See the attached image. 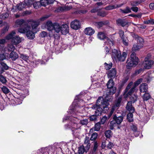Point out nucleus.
Instances as JSON below:
<instances>
[{
    "instance_id": "1",
    "label": "nucleus",
    "mask_w": 154,
    "mask_h": 154,
    "mask_svg": "<svg viewBox=\"0 0 154 154\" xmlns=\"http://www.w3.org/2000/svg\"><path fill=\"white\" fill-rule=\"evenodd\" d=\"M80 95L76 96L72 104L69 107V112L72 116L69 118L68 116H65L63 118V122L67 120H69L70 121L68 124L65 125L64 127L66 129H70L73 131L72 130L73 129H76L79 127L77 124L78 119L77 116H80L79 114L82 112L80 110V109L81 108L80 106V105L79 104L80 103L79 102L83 101L82 100L80 99Z\"/></svg>"
},
{
    "instance_id": "2",
    "label": "nucleus",
    "mask_w": 154,
    "mask_h": 154,
    "mask_svg": "<svg viewBox=\"0 0 154 154\" xmlns=\"http://www.w3.org/2000/svg\"><path fill=\"white\" fill-rule=\"evenodd\" d=\"M143 47L137 44L134 45L132 48V50L134 51L131 55L130 58H128L127 61V67L128 69H130L131 67L137 65L139 62L140 60L138 57L136 56L135 51H138Z\"/></svg>"
},
{
    "instance_id": "3",
    "label": "nucleus",
    "mask_w": 154,
    "mask_h": 154,
    "mask_svg": "<svg viewBox=\"0 0 154 154\" xmlns=\"http://www.w3.org/2000/svg\"><path fill=\"white\" fill-rule=\"evenodd\" d=\"M97 37L100 40H104L105 50L106 53L107 54H109V48L112 46L114 45V42L112 40H111L108 37H106L104 33L102 32L98 33Z\"/></svg>"
},
{
    "instance_id": "4",
    "label": "nucleus",
    "mask_w": 154,
    "mask_h": 154,
    "mask_svg": "<svg viewBox=\"0 0 154 154\" xmlns=\"http://www.w3.org/2000/svg\"><path fill=\"white\" fill-rule=\"evenodd\" d=\"M31 27L28 25H25L23 27L19 28L18 29V32L21 33H26V35L28 39H32L35 37L34 31H31Z\"/></svg>"
},
{
    "instance_id": "5",
    "label": "nucleus",
    "mask_w": 154,
    "mask_h": 154,
    "mask_svg": "<svg viewBox=\"0 0 154 154\" xmlns=\"http://www.w3.org/2000/svg\"><path fill=\"white\" fill-rule=\"evenodd\" d=\"M112 57L116 61L123 62L126 57L127 54L125 52H123L121 55L120 51L114 49L112 50Z\"/></svg>"
},
{
    "instance_id": "6",
    "label": "nucleus",
    "mask_w": 154,
    "mask_h": 154,
    "mask_svg": "<svg viewBox=\"0 0 154 154\" xmlns=\"http://www.w3.org/2000/svg\"><path fill=\"white\" fill-rule=\"evenodd\" d=\"M113 121H112L110 124V128L112 130L113 129V127L116 125V124H120L123 121V117L122 114L119 116L117 114H115L113 116Z\"/></svg>"
},
{
    "instance_id": "7",
    "label": "nucleus",
    "mask_w": 154,
    "mask_h": 154,
    "mask_svg": "<svg viewBox=\"0 0 154 154\" xmlns=\"http://www.w3.org/2000/svg\"><path fill=\"white\" fill-rule=\"evenodd\" d=\"M126 109L130 112L127 115V119L128 121L131 122L133 120V113L134 112L135 109L131 105V102H128L126 105Z\"/></svg>"
},
{
    "instance_id": "8",
    "label": "nucleus",
    "mask_w": 154,
    "mask_h": 154,
    "mask_svg": "<svg viewBox=\"0 0 154 154\" xmlns=\"http://www.w3.org/2000/svg\"><path fill=\"white\" fill-rule=\"evenodd\" d=\"M100 102H101V104L100 105V107H103V109L105 110H108L109 109V108L108 107L109 105L108 100L104 99L101 97H99L96 103L98 104Z\"/></svg>"
},
{
    "instance_id": "9",
    "label": "nucleus",
    "mask_w": 154,
    "mask_h": 154,
    "mask_svg": "<svg viewBox=\"0 0 154 154\" xmlns=\"http://www.w3.org/2000/svg\"><path fill=\"white\" fill-rule=\"evenodd\" d=\"M32 4V0H25L24 2L17 4L19 11H21L23 8L30 7Z\"/></svg>"
},
{
    "instance_id": "10",
    "label": "nucleus",
    "mask_w": 154,
    "mask_h": 154,
    "mask_svg": "<svg viewBox=\"0 0 154 154\" xmlns=\"http://www.w3.org/2000/svg\"><path fill=\"white\" fill-rule=\"evenodd\" d=\"M71 3L63 6H60L57 7L55 10V12H61L66 11L71 9L72 8V6L70 5Z\"/></svg>"
},
{
    "instance_id": "11",
    "label": "nucleus",
    "mask_w": 154,
    "mask_h": 154,
    "mask_svg": "<svg viewBox=\"0 0 154 154\" xmlns=\"http://www.w3.org/2000/svg\"><path fill=\"white\" fill-rule=\"evenodd\" d=\"M92 109L96 110L95 112V114L97 116H100L102 114L103 110L102 108L100 107V104H93L91 107Z\"/></svg>"
},
{
    "instance_id": "12",
    "label": "nucleus",
    "mask_w": 154,
    "mask_h": 154,
    "mask_svg": "<svg viewBox=\"0 0 154 154\" xmlns=\"http://www.w3.org/2000/svg\"><path fill=\"white\" fill-rule=\"evenodd\" d=\"M70 26L72 28L74 29L77 30L80 28L81 24L79 21L75 20L71 23Z\"/></svg>"
},
{
    "instance_id": "13",
    "label": "nucleus",
    "mask_w": 154,
    "mask_h": 154,
    "mask_svg": "<svg viewBox=\"0 0 154 154\" xmlns=\"http://www.w3.org/2000/svg\"><path fill=\"white\" fill-rule=\"evenodd\" d=\"M116 23L118 26H121L122 27L126 26L128 27L130 23L124 19H119L116 20Z\"/></svg>"
},
{
    "instance_id": "14",
    "label": "nucleus",
    "mask_w": 154,
    "mask_h": 154,
    "mask_svg": "<svg viewBox=\"0 0 154 154\" xmlns=\"http://www.w3.org/2000/svg\"><path fill=\"white\" fill-rule=\"evenodd\" d=\"M143 65L144 69H149L154 64V61L152 60H144Z\"/></svg>"
},
{
    "instance_id": "15",
    "label": "nucleus",
    "mask_w": 154,
    "mask_h": 154,
    "mask_svg": "<svg viewBox=\"0 0 154 154\" xmlns=\"http://www.w3.org/2000/svg\"><path fill=\"white\" fill-rule=\"evenodd\" d=\"M69 27L67 24L63 25L61 26L60 31L62 34L66 35L69 32Z\"/></svg>"
},
{
    "instance_id": "16",
    "label": "nucleus",
    "mask_w": 154,
    "mask_h": 154,
    "mask_svg": "<svg viewBox=\"0 0 154 154\" xmlns=\"http://www.w3.org/2000/svg\"><path fill=\"white\" fill-rule=\"evenodd\" d=\"M136 86L134 85L132 87L131 89L127 92L125 94L124 93V98H127L128 96L132 95L133 93L135 91H136ZM137 91V90H136Z\"/></svg>"
},
{
    "instance_id": "17",
    "label": "nucleus",
    "mask_w": 154,
    "mask_h": 154,
    "mask_svg": "<svg viewBox=\"0 0 154 154\" xmlns=\"http://www.w3.org/2000/svg\"><path fill=\"white\" fill-rule=\"evenodd\" d=\"M116 70L115 68H112L108 72L107 75L109 78L113 79L115 77L116 73Z\"/></svg>"
},
{
    "instance_id": "18",
    "label": "nucleus",
    "mask_w": 154,
    "mask_h": 154,
    "mask_svg": "<svg viewBox=\"0 0 154 154\" xmlns=\"http://www.w3.org/2000/svg\"><path fill=\"white\" fill-rule=\"evenodd\" d=\"M15 24L14 26L15 27H18L20 26V28L23 27L25 25H28L27 24L24 23V21L23 20H17L15 22Z\"/></svg>"
},
{
    "instance_id": "19",
    "label": "nucleus",
    "mask_w": 154,
    "mask_h": 154,
    "mask_svg": "<svg viewBox=\"0 0 154 154\" xmlns=\"http://www.w3.org/2000/svg\"><path fill=\"white\" fill-rule=\"evenodd\" d=\"M94 30L92 28L89 27L86 28L84 30L85 33L88 35H91L94 33Z\"/></svg>"
},
{
    "instance_id": "20",
    "label": "nucleus",
    "mask_w": 154,
    "mask_h": 154,
    "mask_svg": "<svg viewBox=\"0 0 154 154\" xmlns=\"http://www.w3.org/2000/svg\"><path fill=\"white\" fill-rule=\"evenodd\" d=\"M134 38L137 41V44L143 47L144 43L143 39L137 35H135Z\"/></svg>"
},
{
    "instance_id": "21",
    "label": "nucleus",
    "mask_w": 154,
    "mask_h": 154,
    "mask_svg": "<svg viewBox=\"0 0 154 154\" xmlns=\"http://www.w3.org/2000/svg\"><path fill=\"white\" fill-rule=\"evenodd\" d=\"M108 23L107 21H102L94 22V24L97 28H100L103 25L107 24Z\"/></svg>"
},
{
    "instance_id": "22",
    "label": "nucleus",
    "mask_w": 154,
    "mask_h": 154,
    "mask_svg": "<svg viewBox=\"0 0 154 154\" xmlns=\"http://www.w3.org/2000/svg\"><path fill=\"white\" fill-rule=\"evenodd\" d=\"M18 57L19 56L18 54L14 51H12L9 54V58L13 61L15 60L18 58Z\"/></svg>"
},
{
    "instance_id": "23",
    "label": "nucleus",
    "mask_w": 154,
    "mask_h": 154,
    "mask_svg": "<svg viewBox=\"0 0 154 154\" xmlns=\"http://www.w3.org/2000/svg\"><path fill=\"white\" fill-rule=\"evenodd\" d=\"M148 86L146 83H143L140 87V91L141 93L145 92L147 91Z\"/></svg>"
},
{
    "instance_id": "24",
    "label": "nucleus",
    "mask_w": 154,
    "mask_h": 154,
    "mask_svg": "<svg viewBox=\"0 0 154 154\" xmlns=\"http://www.w3.org/2000/svg\"><path fill=\"white\" fill-rule=\"evenodd\" d=\"M46 27L49 31H52L53 30L54 23L50 21H48L46 22Z\"/></svg>"
},
{
    "instance_id": "25",
    "label": "nucleus",
    "mask_w": 154,
    "mask_h": 154,
    "mask_svg": "<svg viewBox=\"0 0 154 154\" xmlns=\"http://www.w3.org/2000/svg\"><path fill=\"white\" fill-rule=\"evenodd\" d=\"M21 41V38L18 36H14L11 40L12 42L14 45L17 44Z\"/></svg>"
},
{
    "instance_id": "26",
    "label": "nucleus",
    "mask_w": 154,
    "mask_h": 154,
    "mask_svg": "<svg viewBox=\"0 0 154 154\" xmlns=\"http://www.w3.org/2000/svg\"><path fill=\"white\" fill-rule=\"evenodd\" d=\"M130 96V99L131 101L129 102H131V104L132 105V103H134L137 101L138 98V96L136 94H134Z\"/></svg>"
},
{
    "instance_id": "27",
    "label": "nucleus",
    "mask_w": 154,
    "mask_h": 154,
    "mask_svg": "<svg viewBox=\"0 0 154 154\" xmlns=\"http://www.w3.org/2000/svg\"><path fill=\"white\" fill-rule=\"evenodd\" d=\"M90 139L89 137H86L85 138V140L84 144L86 145V149L88 150L90 147V144L89 143Z\"/></svg>"
},
{
    "instance_id": "28",
    "label": "nucleus",
    "mask_w": 154,
    "mask_h": 154,
    "mask_svg": "<svg viewBox=\"0 0 154 154\" xmlns=\"http://www.w3.org/2000/svg\"><path fill=\"white\" fill-rule=\"evenodd\" d=\"M61 26L57 23H54V28L53 30L59 33L60 31Z\"/></svg>"
},
{
    "instance_id": "29",
    "label": "nucleus",
    "mask_w": 154,
    "mask_h": 154,
    "mask_svg": "<svg viewBox=\"0 0 154 154\" xmlns=\"http://www.w3.org/2000/svg\"><path fill=\"white\" fill-rule=\"evenodd\" d=\"M88 150L86 149V146L85 148L84 146H81L79 148L78 152L79 154H83L85 152H86Z\"/></svg>"
},
{
    "instance_id": "30",
    "label": "nucleus",
    "mask_w": 154,
    "mask_h": 154,
    "mask_svg": "<svg viewBox=\"0 0 154 154\" xmlns=\"http://www.w3.org/2000/svg\"><path fill=\"white\" fill-rule=\"evenodd\" d=\"M16 32L14 31H12L10 33L6 36L5 38L7 40L10 39H12V40L13 38H14V36Z\"/></svg>"
},
{
    "instance_id": "31",
    "label": "nucleus",
    "mask_w": 154,
    "mask_h": 154,
    "mask_svg": "<svg viewBox=\"0 0 154 154\" xmlns=\"http://www.w3.org/2000/svg\"><path fill=\"white\" fill-rule=\"evenodd\" d=\"M120 10L121 12L123 14H126L131 12V9L128 7H126L125 9H120Z\"/></svg>"
},
{
    "instance_id": "32",
    "label": "nucleus",
    "mask_w": 154,
    "mask_h": 154,
    "mask_svg": "<svg viewBox=\"0 0 154 154\" xmlns=\"http://www.w3.org/2000/svg\"><path fill=\"white\" fill-rule=\"evenodd\" d=\"M31 25L32 26V30L34 31V29L38 26L39 23L38 22L36 21H32L30 22Z\"/></svg>"
},
{
    "instance_id": "33",
    "label": "nucleus",
    "mask_w": 154,
    "mask_h": 154,
    "mask_svg": "<svg viewBox=\"0 0 154 154\" xmlns=\"http://www.w3.org/2000/svg\"><path fill=\"white\" fill-rule=\"evenodd\" d=\"M116 108V106H112L111 109H110V111L108 113V118H110V117L112 116L114 111L115 110Z\"/></svg>"
},
{
    "instance_id": "34",
    "label": "nucleus",
    "mask_w": 154,
    "mask_h": 154,
    "mask_svg": "<svg viewBox=\"0 0 154 154\" xmlns=\"http://www.w3.org/2000/svg\"><path fill=\"white\" fill-rule=\"evenodd\" d=\"M113 80L112 79H110L106 85L108 88H110L113 86Z\"/></svg>"
},
{
    "instance_id": "35",
    "label": "nucleus",
    "mask_w": 154,
    "mask_h": 154,
    "mask_svg": "<svg viewBox=\"0 0 154 154\" xmlns=\"http://www.w3.org/2000/svg\"><path fill=\"white\" fill-rule=\"evenodd\" d=\"M0 82L4 84H6L7 81L6 77L2 75H0Z\"/></svg>"
},
{
    "instance_id": "36",
    "label": "nucleus",
    "mask_w": 154,
    "mask_h": 154,
    "mask_svg": "<svg viewBox=\"0 0 154 154\" xmlns=\"http://www.w3.org/2000/svg\"><path fill=\"white\" fill-rule=\"evenodd\" d=\"M89 122L88 119H85L81 120L79 123L82 125H86Z\"/></svg>"
},
{
    "instance_id": "37",
    "label": "nucleus",
    "mask_w": 154,
    "mask_h": 154,
    "mask_svg": "<svg viewBox=\"0 0 154 154\" xmlns=\"http://www.w3.org/2000/svg\"><path fill=\"white\" fill-rule=\"evenodd\" d=\"M112 132L110 130H108L105 132V135L106 137L109 138L112 136Z\"/></svg>"
},
{
    "instance_id": "38",
    "label": "nucleus",
    "mask_w": 154,
    "mask_h": 154,
    "mask_svg": "<svg viewBox=\"0 0 154 154\" xmlns=\"http://www.w3.org/2000/svg\"><path fill=\"white\" fill-rule=\"evenodd\" d=\"M105 69L106 70H109L112 66V64L111 62L109 63V64L106 63H105L104 64Z\"/></svg>"
},
{
    "instance_id": "39",
    "label": "nucleus",
    "mask_w": 154,
    "mask_h": 154,
    "mask_svg": "<svg viewBox=\"0 0 154 154\" xmlns=\"http://www.w3.org/2000/svg\"><path fill=\"white\" fill-rule=\"evenodd\" d=\"M141 2L140 1H135L131 2V5L133 7L137 6L139 5Z\"/></svg>"
},
{
    "instance_id": "40",
    "label": "nucleus",
    "mask_w": 154,
    "mask_h": 154,
    "mask_svg": "<svg viewBox=\"0 0 154 154\" xmlns=\"http://www.w3.org/2000/svg\"><path fill=\"white\" fill-rule=\"evenodd\" d=\"M1 89L3 92L5 94H7L10 92L9 89L5 86H3L1 88Z\"/></svg>"
},
{
    "instance_id": "41",
    "label": "nucleus",
    "mask_w": 154,
    "mask_h": 154,
    "mask_svg": "<svg viewBox=\"0 0 154 154\" xmlns=\"http://www.w3.org/2000/svg\"><path fill=\"white\" fill-rule=\"evenodd\" d=\"M150 97V96L149 94L147 93H145L143 96V99L144 101H147Z\"/></svg>"
},
{
    "instance_id": "42",
    "label": "nucleus",
    "mask_w": 154,
    "mask_h": 154,
    "mask_svg": "<svg viewBox=\"0 0 154 154\" xmlns=\"http://www.w3.org/2000/svg\"><path fill=\"white\" fill-rule=\"evenodd\" d=\"M9 16V14L8 13L5 12L2 14L0 16V18L2 19H5Z\"/></svg>"
},
{
    "instance_id": "43",
    "label": "nucleus",
    "mask_w": 154,
    "mask_h": 154,
    "mask_svg": "<svg viewBox=\"0 0 154 154\" xmlns=\"http://www.w3.org/2000/svg\"><path fill=\"white\" fill-rule=\"evenodd\" d=\"M125 46H128V40L127 38L125 36L121 38Z\"/></svg>"
},
{
    "instance_id": "44",
    "label": "nucleus",
    "mask_w": 154,
    "mask_h": 154,
    "mask_svg": "<svg viewBox=\"0 0 154 154\" xmlns=\"http://www.w3.org/2000/svg\"><path fill=\"white\" fill-rule=\"evenodd\" d=\"M7 54L8 55V54L2 53V54H0V61L3 60H4L6 59Z\"/></svg>"
},
{
    "instance_id": "45",
    "label": "nucleus",
    "mask_w": 154,
    "mask_h": 154,
    "mask_svg": "<svg viewBox=\"0 0 154 154\" xmlns=\"http://www.w3.org/2000/svg\"><path fill=\"white\" fill-rule=\"evenodd\" d=\"M116 8V5H109L105 8L106 9L108 10H113Z\"/></svg>"
},
{
    "instance_id": "46",
    "label": "nucleus",
    "mask_w": 154,
    "mask_h": 154,
    "mask_svg": "<svg viewBox=\"0 0 154 154\" xmlns=\"http://www.w3.org/2000/svg\"><path fill=\"white\" fill-rule=\"evenodd\" d=\"M109 88L110 89L109 93L110 95H113L116 92V89L115 87L112 86V87Z\"/></svg>"
},
{
    "instance_id": "47",
    "label": "nucleus",
    "mask_w": 154,
    "mask_h": 154,
    "mask_svg": "<svg viewBox=\"0 0 154 154\" xmlns=\"http://www.w3.org/2000/svg\"><path fill=\"white\" fill-rule=\"evenodd\" d=\"M133 83L132 82H131L127 86L125 89L124 91V94H125L129 90V89L131 88V86L133 85Z\"/></svg>"
},
{
    "instance_id": "48",
    "label": "nucleus",
    "mask_w": 154,
    "mask_h": 154,
    "mask_svg": "<svg viewBox=\"0 0 154 154\" xmlns=\"http://www.w3.org/2000/svg\"><path fill=\"white\" fill-rule=\"evenodd\" d=\"M87 12V11L85 10H80L74 12V13L75 14H85Z\"/></svg>"
},
{
    "instance_id": "49",
    "label": "nucleus",
    "mask_w": 154,
    "mask_h": 154,
    "mask_svg": "<svg viewBox=\"0 0 154 154\" xmlns=\"http://www.w3.org/2000/svg\"><path fill=\"white\" fill-rule=\"evenodd\" d=\"M33 6L35 9H38L39 7L40 6V3L39 2H36L33 3Z\"/></svg>"
},
{
    "instance_id": "50",
    "label": "nucleus",
    "mask_w": 154,
    "mask_h": 154,
    "mask_svg": "<svg viewBox=\"0 0 154 154\" xmlns=\"http://www.w3.org/2000/svg\"><path fill=\"white\" fill-rule=\"evenodd\" d=\"M40 2L41 6H45L48 5V0H41Z\"/></svg>"
},
{
    "instance_id": "51",
    "label": "nucleus",
    "mask_w": 154,
    "mask_h": 154,
    "mask_svg": "<svg viewBox=\"0 0 154 154\" xmlns=\"http://www.w3.org/2000/svg\"><path fill=\"white\" fill-rule=\"evenodd\" d=\"M100 123L99 122L96 123L94 125V130L96 131L99 130L100 128Z\"/></svg>"
},
{
    "instance_id": "52",
    "label": "nucleus",
    "mask_w": 154,
    "mask_h": 154,
    "mask_svg": "<svg viewBox=\"0 0 154 154\" xmlns=\"http://www.w3.org/2000/svg\"><path fill=\"white\" fill-rule=\"evenodd\" d=\"M122 100V97L121 96L119 97L117 100H116V103L115 105L116 107H118L119 106L120 103Z\"/></svg>"
},
{
    "instance_id": "53",
    "label": "nucleus",
    "mask_w": 154,
    "mask_h": 154,
    "mask_svg": "<svg viewBox=\"0 0 154 154\" xmlns=\"http://www.w3.org/2000/svg\"><path fill=\"white\" fill-rule=\"evenodd\" d=\"M8 49L9 51H13L15 49L14 46L12 44H9L8 46Z\"/></svg>"
},
{
    "instance_id": "54",
    "label": "nucleus",
    "mask_w": 154,
    "mask_h": 154,
    "mask_svg": "<svg viewBox=\"0 0 154 154\" xmlns=\"http://www.w3.org/2000/svg\"><path fill=\"white\" fill-rule=\"evenodd\" d=\"M97 15L102 17H104L106 15V13L104 11H101L98 12Z\"/></svg>"
},
{
    "instance_id": "55",
    "label": "nucleus",
    "mask_w": 154,
    "mask_h": 154,
    "mask_svg": "<svg viewBox=\"0 0 154 154\" xmlns=\"http://www.w3.org/2000/svg\"><path fill=\"white\" fill-rule=\"evenodd\" d=\"M97 133H94L91 135L90 139L91 140H94L97 138Z\"/></svg>"
},
{
    "instance_id": "56",
    "label": "nucleus",
    "mask_w": 154,
    "mask_h": 154,
    "mask_svg": "<svg viewBox=\"0 0 154 154\" xmlns=\"http://www.w3.org/2000/svg\"><path fill=\"white\" fill-rule=\"evenodd\" d=\"M144 68H140L138 69H137L135 71L134 74L135 75H137L141 72H143L144 71Z\"/></svg>"
},
{
    "instance_id": "57",
    "label": "nucleus",
    "mask_w": 154,
    "mask_h": 154,
    "mask_svg": "<svg viewBox=\"0 0 154 154\" xmlns=\"http://www.w3.org/2000/svg\"><path fill=\"white\" fill-rule=\"evenodd\" d=\"M20 58L26 61L29 59V57L26 55L22 54L20 55Z\"/></svg>"
},
{
    "instance_id": "58",
    "label": "nucleus",
    "mask_w": 154,
    "mask_h": 154,
    "mask_svg": "<svg viewBox=\"0 0 154 154\" xmlns=\"http://www.w3.org/2000/svg\"><path fill=\"white\" fill-rule=\"evenodd\" d=\"M11 10L13 12H17V11H19L18 7L17 5L15 6L13 5Z\"/></svg>"
},
{
    "instance_id": "59",
    "label": "nucleus",
    "mask_w": 154,
    "mask_h": 154,
    "mask_svg": "<svg viewBox=\"0 0 154 154\" xmlns=\"http://www.w3.org/2000/svg\"><path fill=\"white\" fill-rule=\"evenodd\" d=\"M1 65L2 66L3 68L5 70H7L8 69L9 67L7 65L3 62H1L0 63Z\"/></svg>"
},
{
    "instance_id": "60",
    "label": "nucleus",
    "mask_w": 154,
    "mask_h": 154,
    "mask_svg": "<svg viewBox=\"0 0 154 154\" xmlns=\"http://www.w3.org/2000/svg\"><path fill=\"white\" fill-rule=\"evenodd\" d=\"M131 130L134 132H137V126L135 125H132L131 126Z\"/></svg>"
},
{
    "instance_id": "61",
    "label": "nucleus",
    "mask_w": 154,
    "mask_h": 154,
    "mask_svg": "<svg viewBox=\"0 0 154 154\" xmlns=\"http://www.w3.org/2000/svg\"><path fill=\"white\" fill-rule=\"evenodd\" d=\"M107 119V117L106 116H104L101 119L100 123L102 124H103L106 122Z\"/></svg>"
},
{
    "instance_id": "62",
    "label": "nucleus",
    "mask_w": 154,
    "mask_h": 154,
    "mask_svg": "<svg viewBox=\"0 0 154 154\" xmlns=\"http://www.w3.org/2000/svg\"><path fill=\"white\" fill-rule=\"evenodd\" d=\"M47 32L45 31H43L40 33V35L41 37L43 38L47 36Z\"/></svg>"
},
{
    "instance_id": "63",
    "label": "nucleus",
    "mask_w": 154,
    "mask_h": 154,
    "mask_svg": "<svg viewBox=\"0 0 154 154\" xmlns=\"http://www.w3.org/2000/svg\"><path fill=\"white\" fill-rule=\"evenodd\" d=\"M97 116L95 114L92 115L90 117V119L91 121H93L96 119Z\"/></svg>"
},
{
    "instance_id": "64",
    "label": "nucleus",
    "mask_w": 154,
    "mask_h": 154,
    "mask_svg": "<svg viewBox=\"0 0 154 154\" xmlns=\"http://www.w3.org/2000/svg\"><path fill=\"white\" fill-rule=\"evenodd\" d=\"M119 34L121 38H122L123 37L125 36L124 35V32L122 30H119Z\"/></svg>"
}]
</instances>
